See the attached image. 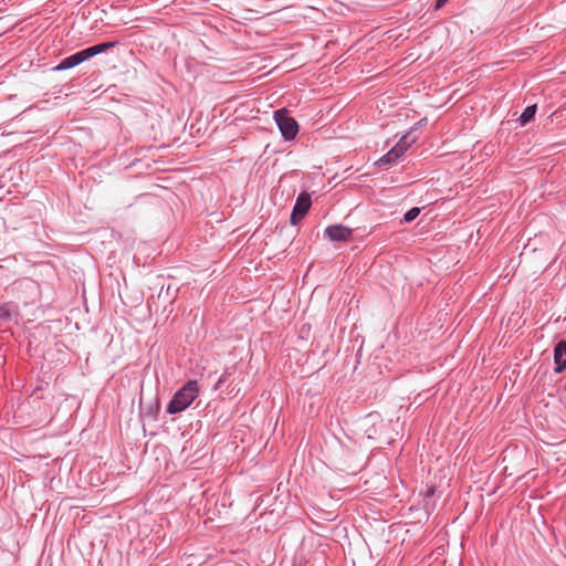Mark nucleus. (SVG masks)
<instances>
[{
  "mask_svg": "<svg viewBox=\"0 0 566 566\" xmlns=\"http://www.w3.org/2000/svg\"><path fill=\"white\" fill-rule=\"evenodd\" d=\"M325 234L331 241L346 242L352 239L353 230L342 224H334L325 229Z\"/></svg>",
  "mask_w": 566,
  "mask_h": 566,
  "instance_id": "4",
  "label": "nucleus"
},
{
  "mask_svg": "<svg viewBox=\"0 0 566 566\" xmlns=\"http://www.w3.org/2000/svg\"><path fill=\"white\" fill-rule=\"evenodd\" d=\"M400 158H398L397 156H395L392 154L391 150H389L387 154H385L382 157H380L377 161H376V165L378 167H390L392 165H396L398 163Z\"/></svg>",
  "mask_w": 566,
  "mask_h": 566,
  "instance_id": "8",
  "label": "nucleus"
},
{
  "mask_svg": "<svg viewBox=\"0 0 566 566\" xmlns=\"http://www.w3.org/2000/svg\"><path fill=\"white\" fill-rule=\"evenodd\" d=\"M77 54L80 55L81 62H84V61L95 56L91 46L77 52Z\"/></svg>",
  "mask_w": 566,
  "mask_h": 566,
  "instance_id": "14",
  "label": "nucleus"
},
{
  "mask_svg": "<svg viewBox=\"0 0 566 566\" xmlns=\"http://www.w3.org/2000/svg\"><path fill=\"white\" fill-rule=\"evenodd\" d=\"M390 150L398 158H401L407 151L406 146H401L399 143H397Z\"/></svg>",
  "mask_w": 566,
  "mask_h": 566,
  "instance_id": "16",
  "label": "nucleus"
},
{
  "mask_svg": "<svg viewBox=\"0 0 566 566\" xmlns=\"http://www.w3.org/2000/svg\"><path fill=\"white\" fill-rule=\"evenodd\" d=\"M537 106L536 104L527 106L523 113L521 114L518 120L522 126H525L530 122H532L535 117Z\"/></svg>",
  "mask_w": 566,
  "mask_h": 566,
  "instance_id": "7",
  "label": "nucleus"
},
{
  "mask_svg": "<svg viewBox=\"0 0 566 566\" xmlns=\"http://www.w3.org/2000/svg\"><path fill=\"white\" fill-rule=\"evenodd\" d=\"M160 410V405H159V400L156 399L153 403H149L145 409H144V415L146 417H148L149 419L151 420H156L157 419V416H158V412Z\"/></svg>",
  "mask_w": 566,
  "mask_h": 566,
  "instance_id": "9",
  "label": "nucleus"
},
{
  "mask_svg": "<svg viewBox=\"0 0 566 566\" xmlns=\"http://www.w3.org/2000/svg\"><path fill=\"white\" fill-rule=\"evenodd\" d=\"M0 318L2 321H11L12 308L10 304L6 303L0 305Z\"/></svg>",
  "mask_w": 566,
  "mask_h": 566,
  "instance_id": "12",
  "label": "nucleus"
},
{
  "mask_svg": "<svg viewBox=\"0 0 566 566\" xmlns=\"http://www.w3.org/2000/svg\"><path fill=\"white\" fill-rule=\"evenodd\" d=\"M415 142V138H410V134H406L398 142L401 146H406V149L410 147V145Z\"/></svg>",
  "mask_w": 566,
  "mask_h": 566,
  "instance_id": "17",
  "label": "nucleus"
},
{
  "mask_svg": "<svg viewBox=\"0 0 566 566\" xmlns=\"http://www.w3.org/2000/svg\"><path fill=\"white\" fill-rule=\"evenodd\" d=\"M273 117L284 140L289 142L295 139L298 133V124L289 115L287 109L281 108L275 111Z\"/></svg>",
  "mask_w": 566,
  "mask_h": 566,
  "instance_id": "2",
  "label": "nucleus"
},
{
  "mask_svg": "<svg viewBox=\"0 0 566 566\" xmlns=\"http://www.w3.org/2000/svg\"><path fill=\"white\" fill-rule=\"evenodd\" d=\"M555 373L560 374L566 369V340L558 342L554 347Z\"/></svg>",
  "mask_w": 566,
  "mask_h": 566,
  "instance_id": "5",
  "label": "nucleus"
},
{
  "mask_svg": "<svg viewBox=\"0 0 566 566\" xmlns=\"http://www.w3.org/2000/svg\"><path fill=\"white\" fill-rule=\"evenodd\" d=\"M229 376H230V373L228 371V369H226L222 373V375L220 376L219 380L217 381L216 389H219L228 380Z\"/></svg>",
  "mask_w": 566,
  "mask_h": 566,
  "instance_id": "18",
  "label": "nucleus"
},
{
  "mask_svg": "<svg viewBox=\"0 0 566 566\" xmlns=\"http://www.w3.org/2000/svg\"><path fill=\"white\" fill-rule=\"evenodd\" d=\"M80 55L77 52L73 55H70L65 59H63L56 66L53 67V71L61 72L69 69H72L78 64H81Z\"/></svg>",
  "mask_w": 566,
  "mask_h": 566,
  "instance_id": "6",
  "label": "nucleus"
},
{
  "mask_svg": "<svg viewBox=\"0 0 566 566\" xmlns=\"http://www.w3.org/2000/svg\"><path fill=\"white\" fill-rule=\"evenodd\" d=\"M419 213H420V209H419V208H417V207H413V208L409 209V210L405 213V216H403V220H405L406 222H411V221H413V220L419 216Z\"/></svg>",
  "mask_w": 566,
  "mask_h": 566,
  "instance_id": "13",
  "label": "nucleus"
},
{
  "mask_svg": "<svg viewBox=\"0 0 566 566\" xmlns=\"http://www.w3.org/2000/svg\"><path fill=\"white\" fill-rule=\"evenodd\" d=\"M449 0H437L436 4H434V9L436 10H439L441 9Z\"/></svg>",
  "mask_w": 566,
  "mask_h": 566,
  "instance_id": "19",
  "label": "nucleus"
},
{
  "mask_svg": "<svg viewBox=\"0 0 566 566\" xmlns=\"http://www.w3.org/2000/svg\"><path fill=\"white\" fill-rule=\"evenodd\" d=\"M77 54L80 55L81 62H84V61L95 56L91 46L77 52Z\"/></svg>",
  "mask_w": 566,
  "mask_h": 566,
  "instance_id": "15",
  "label": "nucleus"
},
{
  "mask_svg": "<svg viewBox=\"0 0 566 566\" xmlns=\"http://www.w3.org/2000/svg\"><path fill=\"white\" fill-rule=\"evenodd\" d=\"M376 432H377V430H376V428H375V427H373V430H370V429H367V430H366L367 437H368L369 439H371V438H373V434H374V433H376Z\"/></svg>",
  "mask_w": 566,
  "mask_h": 566,
  "instance_id": "20",
  "label": "nucleus"
},
{
  "mask_svg": "<svg viewBox=\"0 0 566 566\" xmlns=\"http://www.w3.org/2000/svg\"><path fill=\"white\" fill-rule=\"evenodd\" d=\"M115 45H116V42H103V43L95 44L91 48H92L94 55H97L103 52H106L107 50L114 48Z\"/></svg>",
  "mask_w": 566,
  "mask_h": 566,
  "instance_id": "11",
  "label": "nucleus"
},
{
  "mask_svg": "<svg viewBox=\"0 0 566 566\" xmlns=\"http://www.w3.org/2000/svg\"><path fill=\"white\" fill-rule=\"evenodd\" d=\"M115 45H116V42H103V43L95 44L91 48H92L94 55H97L103 52H106L107 50L114 48Z\"/></svg>",
  "mask_w": 566,
  "mask_h": 566,
  "instance_id": "10",
  "label": "nucleus"
},
{
  "mask_svg": "<svg viewBox=\"0 0 566 566\" xmlns=\"http://www.w3.org/2000/svg\"><path fill=\"white\" fill-rule=\"evenodd\" d=\"M199 396L197 380H188L172 397L167 406V413L176 415L187 409Z\"/></svg>",
  "mask_w": 566,
  "mask_h": 566,
  "instance_id": "1",
  "label": "nucleus"
},
{
  "mask_svg": "<svg viewBox=\"0 0 566 566\" xmlns=\"http://www.w3.org/2000/svg\"><path fill=\"white\" fill-rule=\"evenodd\" d=\"M312 206L311 196L307 192H302L298 195L296 202L293 207V211L291 213V223L296 226L308 212Z\"/></svg>",
  "mask_w": 566,
  "mask_h": 566,
  "instance_id": "3",
  "label": "nucleus"
}]
</instances>
